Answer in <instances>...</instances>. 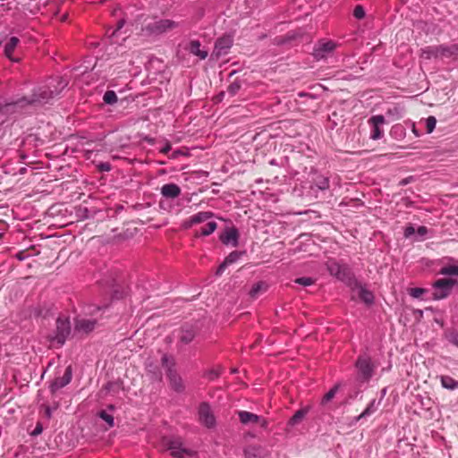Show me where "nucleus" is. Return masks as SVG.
Instances as JSON below:
<instances>
[{
  "label": "nucleus",
  "mask_w": 458,
  "mask_h": 458,
  "mask_svg": "<svg viewBox=\"0 0 458 458\" xmlns=\"http://www.w3.org/2000/svg\"><path fill=\"white\" fill-rule=\"evenodd\" d=\"M66 86L59 78H51L46 85L38 87L28 98H18L11 103H6L0 106V113L14 112L19 108H23L29 105H43L47 103L50 99L57 96Z\"/></svg>",
  "instance_id": "nucleus-1"
},
{
  "label": "nucleus",
  "mask_w": 458,
  "mask_h": 458,
  "mask_svg": "<svg viewBox=\"0 0 458 458\" xmlns=\"http://www.w3.org/2000/svg\"><path fill=\"white\" fill-rule=\"evenodd\" d=\"M327 268L331 276L336 277L347 285L352 286L358 284L357 280L348 266L340 264L335 260H328L327 262Z\"/></svg>",
  "instance_id": "nucleus-2"
},
{
  "label": "nucleus",
  "mask_w": 458,
  "mask_h": 458,
  "mask_svg": "<svg viewBox=\"0 0 458 458\" xmlns=\"http://www.w3.org/2000/svg\"><path fill=\"white\" fill-rule=\"evenodd\" d=\"M163 444L174 458H184L186 455L192 456L195 454L192 450L183 447V441L180 437H165Z\"/></svg>",
  "instance_id": "nucleus-3"
},
{
  "label": "nucleus",
  "mask_w": 458,
  "mask_h": 458,
  "mask_svg": "<svg viewBox=\"0 0 458 458\" xmlns=\"http://www.w3.org/2000/svg\"><path fill=\"white\" fill-rule=\"evenodd\" d=\"M163 367L166 369V376L168 377L171 387L177 393H181L184 390V385L182 377L177 374L174 369V363L170 360L166 354H164L161 358Z\"/></svg>",
  "instance_id": "nucleus-4"
},
{
  "label": "nucleus",
  "mask_w": 458,
  "mask_h": 458,
  "mask_svg": "<svg viewBox=\"0 0 458 458\" xmlns=\"http://www.w3.org/2000/svg\"><path fill=\"white\" fill-rule=\"evenodd\" d=\"M456 284L457 280L453 278L437 279L432 284V299L434 301H439L447 298Z\"/></svg>",
  "instance_id": "nucleus-5"
},
{
  "label": "nucleus",
  "mask_w": 458,
  "mask_h": 458,
  "mask_svg": "<svg viewBox=\"0 0 458 458\" xmlns=\"http://www.w3.org/2000/svg\"><path fill=\"white\" fill-rule=\"evenodd\" d=\"M355 367L358 370L359 378L363 382L369 381L373 377L376 369L368 354L360 355L355 362Z\"/></svg>",
  "instance_id": "nucleus-6"
},
{
  "label": "nucleus",
  "mask_w": 458,
  "mask_h": 458,
  "mask_svg": "<svg viewBox=\"0 0 458 458\" xmlns=\"http://www.w3.org/2000/svg\"><path fill=\"white\" fill-rule=\"evenodd\" d=\"M71 334V324L68 318L60 316L56 319V329L51 337L53 342L62 346Z\"/></svg>",
  "instance_id": "nucleus-7"
},
{
  "label": "nucleus",
  "mask_w": 458,
  "mask_h": 458,
  "mask_svg": "<svg viewBox=\"0 0 458 458\" xmlns=\"http://www.w3.org/2000/svg\"><path fill=\"white\" fill-rule=\"evenodd\" d=\"M179 23L170 19H159L149 22L146 30L151 35H161L177 28Z\"/></svg>",
  "instance_id": "nucleus-8"
},
{
  "label": "nucleus",
  "mask_w": 458,
  "mask_h": 458,
  "mask_svg": "<svg viewBox=\"0 0 458 458\" xmlns=\"http://www.w3.org/2000/svg\"><path fill=\"white\" fill-rule=\"evenodd\" d=\"M337 47V44L329 39H320L314 47L312 55L317 61L331 56Z\"/></svg>",
  "instance_id": "nucleus-9"
},
{
  "label": "nucleus",
  "mask_w": 458,
  "mask_h": 458,
  "mask_svg": "<svg viewBox=\"0 0 458 458\" xmlns=\"http://www.w3.org/2000/svg\"><path fill=\"white\" fill-rule=\"evenodd\" d=\"M386 120L382 114L373 115L368 120V123L371 127L370 139L376 140L384 136V131L381 128Z\"/></svg>",
  "instance_id": "nucleus-10"
},
{
  "label": "nucleus",
  "mask_w": 458,
  "mask_h": 458,
  "mask_svg": "<svg viewBox=\"0 0 458 458\" xmlns=\"http://www.w3.org/2000/svg\"><path fill=\"white\" fill-rule=\"evenodd\" d=\"M199 420L201 424L207 428H213L216 425V419L210 406L207 403H202L199 407Z\"/></svg>",
  "instance_id": "nucleus-11"
},
{
  "label": "nucleus",
  "mask_w": 458,
  "mask_h": 458,
  "mask_svg": "<svg viewBox=\"0 0 458 458\" xmlns=\"http://www.w3.org/2000/svg\"><path fill=\"white\" fill-rule=\"evenodd\" d=\"M72 377V368L71 366H68L65 369L64 374L63 377H56L55 380H53L49 386V390L52 394H55L59 389L64 387L67 386Z\"/></svg>",
  "instance_id": "nucleus-12"
},
{
  "label": "nucleus",
  "mask_w": 458,
  "mask_h": 458,
  "mask_svg": "<svg viewBox=\"0 0 458 458\" xmlns=\"http://www.w3.org/2000/svg\"><path fill=\"white\" fill-rule=\"evenodd\" d=\"M220 241L225 245H231L236 247L239 244V232L234 226L226 227L225 230L220 234Z\"/></svg>",
  "instance_id": "nucleus-13"
},
{
  "label": "nucleus",
  "mask_w": 458,
  "mask_h": 458,
  "mask_svg": "<svg viewBox=\"0 0 458 458\" xmlns=\"http://www.w3.org/2000/svg\"><path fill=\"white\" fill-rule=\"evenodd\" d=\"M233 45V40L230 37H223L218 38L215 44V54L217 56L225 55Z\"/></svg>",
  "instance_id": "nucleus-14"
},
{
  "label": "nucleus",
  "mask_w": 458,
  "mask_h": 458,
  "mask_svg": "<svg viewBox=\"0 0 458 458\" xmlns=\"http://www.w3.org/2000/svg\"><path fill=\"white\" fill-rule=\"evenodd\" d=\"M97 321L89 318H77L75 320L74 328L78 332L89 333L95 329Z\"/></svg>",
  "instance_id": "nucleus-15"
},
{
  "label": "nucleus",
  "mask_w": 458,
  "mask_h": 458,
  "mask_svg": "<svg viewBox=\"0 0 458 458\" xmlns=\"http://www.w3.org/2000/svg\"><path fill=\"white\" fill-rule=\"evenodd\" d=\"M161 194L166 199H174L181 194V188L175 183H166L161 187Z\"/></svg>",
  "instance_id": "nucleus-16"
},
{
  "label": "nucleus",
  "mask_w": 458,
  "mask_h": 458,
  "mask_svg": "<svg viewBox=\"0 0 458 458\" xmlns=\"http://www.w3.org/2000/svg\"><path fill=\"white\" fill-rule=\"evenodd\" d=\"M438 58H450L458 55L457 45H439L437 46Z\"/></svg>",
  "instance_id": "nucleus-17"
},
{
  "label": "nucleus",
  "mask_w": 458,
  "mask_h": 458,
  "mask_svg": "<svg viewBox=\"0 0 458 458\" xmlns=\"http://www.w3.org/2000/svg\"><path fill=\"white\" fill-rule=\"evenodd\" d=\"M238 417L242 424L249 425L259 422L260 416L247 411H239Z\"/></svg>",
  "instance_id": "nucleus-18"
},
{
  "label": "nucleus",
  "mask_w": 458,
  "mask_h": 458,
  "mask_svg": "<svg viewBox=\"0 0 458 458\" xmlns=\"http://www.w3.org/2000/svg\"><path fill=\"white\" fill-rule=\"evenodd\" d=\"M195 337V330L192 327H183L179 335V341L183 344H190Z\"/></svg>",
  "instance_id": "nucleus-19"
},
{
  "label": "nucleus",
  "mask_w": 458,
  "mask_h": 458,
  "mask_svg": "<svg viewBox=\"0 0 458 458\" xmlns=\"http://www.w3.org/2000/svg\"><path fill=\"white\" fill-rule=\"evenodd\" d=\"M309 411V406L298 410L289 420L288 426L293 427L301 423L304 417L308 414Z\"/></svg>",
  "instance_id": "nucleus-20"
},
{
  "label": "nucleus",
  "mask_w": 458,
  "mask_h": 458,
  "mask_svg": "<svg viewBox=\"0 0 458 458\" xmlns=\"http://www.w3.org/2000/svg\"><path fill=\"white\" fill-rule=\"evenodd\" d=\"M189 51L202 60L208 56V52L200 49V43L199 40H192L190 42Z\"/></svg>",
  "instance_id": "nucleus-21"
},
{
  "label": "nucleus",
  "mask_w": 458,
  "mask_h": 458,
  "mask_svg": "<svg viewBox=\"0 0 458 458\" xmlns=\"http://www.w3.org/2000/svg\"><path fill=\"white\" fill-rule=\"evenodd\" d=\"M313 184L320 191L329 188V178L322 174H316L313 178Z\"/></svg>",
  "instance_id": "nucleus-22"
},
{
  "label": "nucleus",
  "mask_w": 458,
  "mask_h": 458,
  "mask_svg": "<svg viewBox=\"0 0 458 458\" xmlns=\"http://www.w3.org/2000/svg\"><path fill=\"white\" fill-rule=\"evenodd\" d=\"M378 403H377L376 400L373 399L367 408L357 417H355L354 421L357 422L362 418H366L371 414H373L377 410Z\"/></svg>",
  "instance_id": "nucleus-23"
},
{
  "label": "nucleus",
  "mask_w": 458,
  "mask_h": 458,
  "mask_svg": "<svg viewBox=\"0 0 458 458\" xmlns=\"http://www.w3.org/2000/svg\"><path fill=\"white\" fill-rule=\"evenodd\" d=\"M20 42V39L17 37H12L8 42L4 45V55L11 60H13L12 58V55L15 49V47L18 46Z\"/></svg>",
  "instance_id": "nucleus-24"
},
{
  "label": "nucleus",
  "mask_w": 458,
  "mask_h": 458,
  "mask_svg": "<svg viewBox=\"0 0 458 458\" xmlns=\"http://www.w3.org/2000/svg\"><path fill=\"white\" fill-rule=\"evenodd\" d=\"M214 216V213L210 211H201L191 216V222L195 225L203 223Z\"/></svg>",
  "instance_id": "nucleus-25"
},
{
  "label": "nucleus",
  "mask_w": 458,
  "mask_h": 458,
  "mask_svg": "<svg viewBox=\"0 0 458 458\" xmlns=\"http://www.w3.org/2000/svg\"><path fill=\"white\" fill-rule=\"evenodd\" d=\"M404 113V107L400 105H395L390 107L386 111V114L392 117L394 120H399L403 117Z\"/></svg>",
  "instance_id": "nucleus-26"
},
{
  "label": "nucleus",
  "mask_w": 458,
  "mask_h": 458,
  "mask_svg": "<svg viewBox=\"0 0 458 458\" xmlns=\"http://www.w3.org/2000/svg\"><path fill=\"white\" fill-rule=\"evenodd\" d=\"M421 57L425 59L438 58L437 46H430L421 50Z\"/></svg>",
  "instance_id": "nucleus-27"
},
{
  "label": "nucleus",
  "mask_w": 458,
  "mask_h": 458,
  "mask_svg": "<svg viewBox=\"0 0 458 458\" xmlns=\"http://www.w3.org/2000/svg\"><path fill=\"white\" fill-rule=\"evenodd\" d=\"M441 385L443 387L446 389L454 390L458 387V381H456L450 376H442Z\"/></svg>",
  "instance_id": "nucleus-28"
},
{
  "label": "nucleus",
  "mask_w": 458,
  "mask_h": 458,
  "mask_svg": "<svg viewBox=\"0 0 458 458\" xmlns=\"http://www.w3.org/2000/svg\"><path fill=\"white\" fill-rule=\"evenodd\" d=\"M267 288V285L264 282H258L257 284H253L251 289L250 290V296L251 298H257L261 292H265Z\"/></svg>",
  "instance_id": "nucleus-29"
},
{
  "label": "nucleus",
  "mask_w": 458,
  "mask_h": 458,
  "mask_svg": "<svg viewBox=\"0 0 458 458\" xmlns=\"http://www.w3.org/2000/svg\"><path fill=\"white\" fill-rule=\"evenodd\" d=\"M359 296L367 304H371L374 301L373 293L362 286L360 287Z\"/></svg>",
  "instance_id": "nucleus-30"
},
{
  "label": "nucleus",
  "mask_w": 458,
  "mask_h": 458,
  "mask_svg": "<svg viewBox=\"0 0 458 458\" xmlns=\"http://www.w3.org/2000/svg\"><path fill=\"white\" fill-rule=\"evenodd\" d=\"M124 22L125 21L123 20H121V21H118L117 27H116L115 30H113L111 32H110V30H108L106 31V35L111 38V42L112 43H117L118 42V40L115 39V38H117L120 30L123 27Z\"/></svg>",
  "instance_id": "nucleus-31"
},
{
  "label": "nucleus",
  "mask_w": 458,
  "mask_h": 458,
  "mask_svg": "<svg viewBox=\"0 0 458 458\" xmlns=\"http://www.w3.org/2000/svg\"><path fill=\"white\" fill-rule=\"evenodd\" d=\"M217 227V224L215 221H209L204 227L201 228L200 234L203 236H208L213 233Z\"/></svg>",
  "instance_id": "nucleus-32"
},
{
  "label": "nucleus",
  "mask_w": 458,
  "mask_h": 458,
  "mask_svg": "<svg viewBox=\"0 0 458 458\" xmlns=\"http://www.w3.org/2000/svg\"><path fill=\"white\" fill-rule=\"evenodd\" d=\"M443 276H458V265H450L441 267L439 271Z\"/></svg>",
  "instance_id": "nucleus-33"
},
{
  "label": "nucleus",
  "mask_w": 458,
  "mask_h": 458,
  "mask_svg": "<svg viewBox=\"0 0 458 458\" xmlns=\"http://www.w3.org/2000/svg\"><path fill=\"white\" fill-rule=\"evenodd\" d=\"M338 388H339V386L335 385L327 393H326L325 395L323 396V398L321 399V404L325 405L328 402H330L335 396V394L338 391Z\"/></svg>",
  "instance_id": "nucleus-34"
},
{
  "label": "nucleus",
  "mask_w": 458,
  "mask_h": 458,
  "mask_svg": "<svg viewBox=\"0 0 458 458\" xmlns=\"http://www.w3.org/2000/svg\"><path fill=\"white\" fill-rule=\"evenodd\" d=\"M98 416L102 419L104 421H106L110 428L114 427V416L110 413H108L106 411L102 410L98 412Z\"/></svg>",
  "instance_id": "nucleus-35"
},
{
  "label": "nucleus",
  "mask_w": 458,
  "mask_h": 458,
  "mask_svg": "<svg viewBox=\"0 0 458 458\" xmlns=\"http://www.w3.org/2000/svg\"><path fill=\"white\" fill-rule=\"evenodd\" d=\"M244 254L243 251L234 250L232 251L225 259V260L227 262V264L230 266L236 261L240 259V258Z\"/></svg>",
  "instance_id": "nucleus-36"
},
{
  "label": "nucleus",
  "mask_w": 458,
  "mask_h": 458,
  "mask_svg": "<svg viewBox=\"0 0 458 458\" xmlns=\"http://www.w3.org/2000/svg\"><path fill=\"white\" fill-rule=\"evenodd\" d=\"M104 102L108 105H114L117 102L118 98L114 91L107 90L103 97Z\"/></svg>",
  "instance_id": "nucleus-37"
},
{
  "label": "nucleus",
  "mask_w": 458,
  "mask_h": 458,
  "mask_svg": "<svg viewBox=\"0 0 458 458\" xmlns=\"http://www.w3.org/2000/svg\"><path fill=\"white\" fill-rule=\"evenodd\" d=\"M445 338L458 348V332L448 331L445 333Z\"/></svg>",
  "instance_id": "nucleus-38"
},
{
  "label": "nucleus",
  "mask_w": 458,
  "mask_h": 458,
  "mask_svg": "<svg viewBox=\"0 0 458 458\" xmlns=\"http://www.w3.org/2000/svg\"><path fill=\"white\" fill-rule=\"evenodd\" d=\"M426 128H427V133H431L435 127H436V124H437V119L435 116H428L426 121Z\"/></svg>",
  "instance_id": "nucleus-39"
},
{
  "label": "nucleus",
  "mask_w": 458,
  "mask_h": 458,
  "mask_svg": "<svg viewBox=\"0 0 458 458\" xmlns=\"http://www.w3.org/2000/svg\"><path fill=\"white\" fill-rule=\"evenodd\" d=\"M295 283L302 286H310L315 283V280L311 277L303 276L295 279Z\"/></svg>",
  "instance_id": "nucleus-40"
},
{
  "label": "nucleus",
  "mask_w": 458,
  "mask_h": 458,
  "mask_svg": "<svg viewBox=\"0 0 458 458\" xmlns=\"http://www.w3.org/2000/svg\"><path fill=\"white\" fill-rule=\"evenodd\" d=\"M241 89V84L240 82L238 81H233L232 82L228 88H227V92L231 95V96H234L238 93V91L240 90Z\"/></svg>",
  "instance_id": "nucleus-41"
},
{
  "label": "nucleus",
  "mask_w": 458,
  "mask_h": 458,
  "mask_svg": "<svg viewBox=\"0 0 458 458\" xmlns=\"http://www.w3.org/2000/svg\"><path fill=\"white\" fill-rule=\"evenodd\" d=\"M365 10L361 5H356L353 10V16L358 19L361 20L365 17Z\"/></svg>",
  "instance_id": "nucleus-42"
},
{
  "label": "nucleus",
  "mask_w": 458,
  "mask_h": 458,
  "mask_svg": "<svg viewBox=\"0 0 458 458\" xmlns=\"http://www.w3.org/2000/svg\"><path fill=\"white\" fill-rule=\"evenodd\" d=\"M427 290L424 288L415 287L410 290V295L413 298H420Z\"/></svg>",
  "instance_id": "nucleus-43"
},
{
  "label": "nucleus",
  "mask_w": 458,
  "mask_h": 458,
  "mask_svg": "<svg viewBox=\"0 0 458 458\" xmlns=\"http://www.w3.org/2000/svg\"><path fill=\"white\" fill-rule=\"evenodd\" d=\"M98 168L101 172H109L112 167L108 162H101L98 164Z\"/></svg>",
  "instance_id": "nucleus-44"
},
{
  "label": "nucleus",
  "mask_w": 458,
  "mask_h": 458,
  "mask_svg": "<svg viewBox=\"0 0 458 458\" xmlns=\"http://www.w3.org/2000/svg\"><path fill=\"white\" fill-rule=\"evenodd\" d=\"M255 447H248L244 450V455L246 458H252V456L255 457Z\"/></svg>",
  "instance_id": "nucleus-45"
},
{
  "label": "nucleus",
  "mask_w": 458,
  "mask_h": 458,
  "mask_svg": "<svg viewBox=\"0 0 458 458\" xmlns=\"http://www.w3.org/2000/svg\"><path fill=\"white\" fill-rule=\"evenodd\" d=\"M229 265L227 264V262L225 260H224L220 265L219 267H217V270L216 272V274L217 276H221L224 271L225 270V268L228 267Z\"/></svg>",
  "instance_id": "nucleus-46"
},
{
  "label": "nucleus",
  "mask_w": 458,
  "mask_h": 458,
  "mask_svg": "<svg viewBox=\"0 0 458 458\" xmlns=\"http://www.w3.org/2000/svg\"><path fill=\"white\" fill-rule=\"evenodd\" d=\"M219 375H220V372L218 370H216V369H211L207 374L208 377L210 380H214V379L217 378L219 377Z\"/></svg>",
  "instance_id": "nucleus-47"
},
{
  "label": "nucleus",
  "mask_w": 458,
  "mask_h": 458,
  "mask_svg": "<svg viewBox=\"0 0 458 458\" xmlns=\"http://www.w3.org/2000/svg\"><path fill=\"white\" fill-rule=\"evenodd\" d=\"M417 233L420 237H424L428 233V228L424 225L419 226L417 229Z\"/></svg>",
  "instance_id": "nucleus-48"
},
{
  "label": "nucleus",
  "mask_w": 458,
  "mask_h": 458,
  "mask_svg": "<svg viewBox=\"0 0 458 458\" xmlns=\"http://www.w3.org/2000/svg\"><path fill=\"white\" fill-rule=\"evenodd\" d=\"M195 224L191 222V216H190L188 219L184 220L182 223V227L184 229H189L191 226H193Z\"/></svg>",
  "instance_id": "nucleus-49"
},
{
  "label": "nucleus",
  "mask_w": 458,
  "mask_h": 458,
  "mask_svg": "<svg viewBox=\"0 0 458 458\" xmlns=\"http://www.w3.org/2000/svg\"><path fill=\"white\" fill-rule=\"evenodd\" d=\"M43 431V427L40 423H38L36 428H34V430L32 431L31 435L32 436H38L39 434H41Z\"/></svg>",
  "instance_id": "nucleus-50"
},
{
  "label": "nucleus",
  "mask_w": 458,
  "mask_h": 458,
  "mask_svg": "<svg viewBox=\"0 0 458 458\" xmlns=\"http://www.w3.org/2000/svg\"><path fill=\"white\" fill-rule=\"evenodd\" d=\"M414 233H415V229H414V227H412V226H408V227H406V229H405V231H404V235H405L406 237H409V236L412 235Z\"/></svg>",
  "instance_id": "nucleus-51"
},
{
  "label": "nucleus",
  "mask_w": 458,
  "mask_h": 458,
  "mask_svg": "<svg viewBox=\"0 0 458 458\" xmlns=\"http://www.w3.org/2000/svg\"><path fill=\"white\" fill-rule=\"evenodd\" d=\"M52 411H53V409L50 406H48V405L45 406V416L47 419H50L52 417Z\"/></svg>",
  "instance_id": "nucleus-52"
},
{
  "label": "nucleus",
  "mask_w": 458,
  "mask_h": 458,
  "mask_svg": "<svg viewBox=\"0 0 458 458\" xmlns=\"http://www.w3.org/2000/svg\"><path fill=\"white\" fill-rule=\"evenodd\" d=\"M171 150V144L167 142L161 149L160 152L163 154H167Z\"/></svg>",
  "instance_id": "nucleus-53"
},
{
  "label": "nucleus",
  "mask_w": 458,
  "mask_h": 458,
  "mask_svg": "<svg viewBox=\"0 0 458 458\" xmlns=\"http://www.w3.org/2000/svg\"><path fill=\"white\" fill-rule=\"evenodd\" d=\"M258 423H259V424L260 425V427H261V428H267V426H268V422H267V420L265 418H263V417H260L259 422H258Z\"/></svg>",
  "instance_id": "nucleus-54"
},
{
  "label": "nucleus",
  "mask_w": 458,
  "mask_h": 458,
  "mask_svg": "<svg viewBox=\"0 0 458 458\" xmlns=\"http://www.w3.org/2000/svg\"><path fill=\"white\" fill-rule=\"evenodd\" d=\"M410 180H411V178L403 179L401 181L400 184L405 185V184L409 183Z\"/></svg>",
  "instance_id": "nucleus-55"
},
{
  "label": "nucleus",
  "mask_w": 458,
  "mask_h": 458,
  "mask_svg": "<svg viewBox=\"0 0 458 458\" xmlns=\"http://www.w3.org/2000/svg\"><path fill=\"white\" fill-rule=\"evenodd\" d=\"M108 409H109L110 411H114V406L113 404H110V405L108 406Z\"/></svg>",
  "instance_id": "nucleus-56"
},
{
  "label": "nucleus",
  "mask_w": 458,
  "mask_h": 458,
  "mask_svg": "<svg viewBox=\"0 0 458 458\" xmlns=\"http://www.w3.org/2000/svg\"><path fill=\"white\" fill-rule=\"evenodd\" d=\"M412 131L414 132V134H415L416 136H419V134H418L417 130L415 129V127H413Z\"/></svg>",
  "instance_id": "nucleus-57"
},
{
  "label": "nucleus",
  "mask_w": 458,
  "mask_h": 458,
  "mask_svg": "<svg viewBox=\"0 0 458 458\" xmlns=\"http://www.w3.org/2000/svg\"><path fill=\"white\" fill-rule=\"evenodd\" d=\"M178 153H179V152H174V153L173 154V157H176V155H177Z\"/></svg>",
  "instance_id": "nucleus-58"
},
{
  "label": "nucleus",
  "mask_w": 458,
  "mask_h": 458,
  "mask_svg": "<svg viewBox=\"0 0 458 458\" xmlns=\"http://www.w3.org/2000/svg\"><path fill=\"white\" fill-rule=\"evenodd\" d=\"M3 237V233H0V239Z\"/></svg>",
  "instance_id": "nucleus-59"
}]
</instances>
